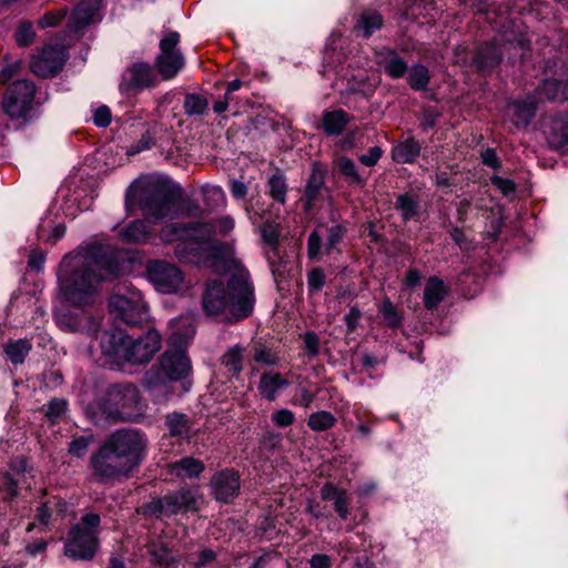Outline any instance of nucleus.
<instances>
[{
  "instance_id": "f257e3e1",
  "label": "nucleus",
  "mask_w": 568,
  "mask_h": 568,
  "mask_svg": "<svg viewBox=\"0 0 568 568\" xmlns=\"http://www.w3.org/2000/svg\"><path fill=\"white\" fill-rule=\"evenodd\" d=\"M119 272L109 246L81 247L67 254L60 263L59 295L72 306L90 305L97 300L101 284Z\"/></svg>"
},
{
  "instance_id": "f03ea898",
  "label": "nucleus",
  "mask_w": 568,
  "mask_h": 568,
  "mask_svg": "<svg viewBox=\"0 0 568 568\" xmlns=\"http://www.w3.org/2000/svg\"><path fill=\"white\" fill-rule=\"evenodd\" d=\"M182 233L185 234V239L175 247V254L181 261L194 264H206L212 261L214 265L215 260L226 257V248L212 242L213 229L210 224L199 223L190 227L171 224L163 229L162 236L165 241H173L182 237Z\"/></svg>"
},
{
  "instance_id": "7ed1b4c3",
  "label": "nucleus",
  "mask_w": 568,
  "mask_h": 568,
  "mask_svg": "<svg viewBox=\"0 0 568 568\" xmlns=\"http://www.w3.org/2000/svg\"><path fill=\"white\" fill-rule=\"evenodd\" d=\"M203 307L209 315L225 311L236 318L246 317L253 307V293L247 276H233L225 288L222 281H210L203 295Z\"/></svg>"
},
{
  "instance_id": "20e7f679",
  "label": "nucleus",
  "mask_w": 568,
  "mask_h": 568,
  "mask_svg": "<svg viewBox=\"0 0 568 568\" xmlns=\"http://www.w3.org/2000/svg\"><path fill=\"white\" fill-rule=\"evenodd\" d=\"M176 324L185 327L184 332L175 329L168 341V348L160 359V373L155 379L151 375L148 377V384H161L165 381H181L187 377L192 371L191 361L186 354V348L194 335L193 320L190 316H182L176 320Z\"/></svg>"
},
{
  "instance_id": "39448f33",
  "label": "nucleus",
  "mask_w": 568,
  "mask_h": 568,
  "mask_svg": "<svg viewBox=\"0 0 568 568\" xmlns=\"http://www.w3.org/2000/svg\"><path fill=\"white\" fill-rule=\"evenodd\" d=\"M181 190L171 180L160 176L144 179V222H158L178 215Z\"/></svg>"
},
{
  "instance_id": "423d86ee",
  "label": "nucleus",
  "mask_w": 568,
  "mask_h": 568,
  "mask_svg": "<svg viewBox=\"0 0 568 568\" xmlns=\"http://www.w3.org/2000/svg\"><path fill=\"white\" fill-rule=\"evenodd\" d=\"M100 525V517L97 514H87L75 525L64 545V552L74 559H91L95 554L97 528Z\"/></svg>"
},
{
  "instance_id": "0eeeda50",
  "label": "nucleus",
  "mask_w": 568,
  "mask_h": 568,
  "mask_svg": "<svg viewBox=\"0 0 568 568\" xmlns=\"http://www.w3.org/2000/svg\"><path fill=\"white\" fill-rule=\"evenodd\" d=\"M101 347L103 353L118 365H134L141 362L140 337L133 338L122 331L103 334Z\"/></svg>"
},
{
  "instance_id": "6e6552de",
  "label": "nucleus",
  "mask_w": 568,
  "mask_h": 568,
  "mask_svg": "<svg viewBox=\"0 0 568 568\" xmlns=\"http://www.w3.org/2000/svg\"><path fill=\"white\" fill-rule=\"evenodd\" d=\"M180 41L178 32H169L161 41V53L158 55L154 69L163 81L171 80L184 68L185 61L176 49Z\"/></svg>"
},
{
  "instance_id": "1a4fd4ad",
  "label": "nucleus",
  "mask_w": 568,
  "mask_h": 568,
  "mask_svg": "<svg viewBox=\"0 0 568 568\" xmlns=\"http://www.w3.org/2000/svg\"><path fill=\"white\" fill-rule=\"evenodd\" d=\"M196 505V493L190 489H181L178 493L168 495L163 499H156L144 506V516L146 514L156 517L171 516L181 511L195 510Z\"/></svg>"
},
{
  "instance_id": "9d476101",
  "label": "nucleus",
  "mask_w": 568,
  "mask_h": 568,
  "mask_svg": "<svg viewBox=\"0 0 568 568\" xmlns=\"http://www.w3.org/2000/svg\"><path fill=\"white\" fill-rule=\"evenodd\" d=\"M36 88L28 80L14 81L6 91L2 106L6 113L14 119L24 116L32 103Z\"/></svg>"
},
{
  "instance_id": "9b49d317",
  "label": "nucleus",
  "mask_w": 568,
  "mask_h": 568,
  "mask_svg": "<svg viewBox=\"0 0 568 568\" xmlns=\"http://www.w3.org/2000/svg\"><path fill=\"white\" fill-rule=\"evenodd\" d=\"M148 278L156 291L165 294L176 292L183 284V275L174 265L153 261L148 265Z\"/></svg>"
},
{
  "instance_id": "f8f14e48",
  "label": "nucleus",
  "mask_w": 568,
  "mask_h": 568,
  "mask_svg": "<svg viewBox=\"0 0 568 568\" xmlns=\"http://www.w3.org/2000/svg\"><path fill=\"white\" fill-rule=\"evenodd\" d=\"M92 466L95 475L102 478L126 475L133 468L130 463L123 459V456H120L106 443L92 457Z\"/></svg>"
},
{
  "instance_id": "ddd939ff",
  "label": "nucleus",
  "mask_w": 568,
  "mask_h": 568,
  "mask_svg": "<svg viewBox=\"0 0 568 568\" xmlns=\"http://www.w3.org/2000/svg\"><path fill=\"white\" fill-rule=\"evenodd\" d=\"M105 443L120 456H123V459L132 467L139 464L142 449V437L139 430L120 429L112 434Z\"/></svg>"
},
{
  "instance_id": "4468645a",
  "label": "nucleus",
  "mask_w": 568,
  "mask_h": 568,
  "mask_svg": "<svg viewBox=\"0 0 568 568\" xmlns=\"http://www.w3.org/2000/svg\"><path fill=\"white\" fill-rule=\"evenodd\" d=\"M67 57L65 48L48 45L32 59L30 68L39 77H53L63 68Z\"/></svg>"
},
{
  "instance_id": "2eb2a0df",
  "label": "nucleus",
  "mask_w": 568,
  "mask_h": 568,
  "mask_svg": "<svg viewBox=\"0 0 568 568\" xmlns=\"http://www.w3.org/2000/svg\"><path fill=\"white\" fill-rule=\"evenodd\" d=\"M101 0H83L72 11L68 22V30L79 33L92 23L101 20Z\"/></svg>"
},
{
  "instance_id": "dca6fc26",
  "label": "nucleus",
  "mask_w": 568,
  "mask_h": 568,
  "mask_svg": "<svg viewBox=\"0 0 568 568\" xmlns=\"http://www.w3.org/2000/svg\"><path fill=\"white\" fill-rule=\"evenodd\" d=\"M215 498L227 503L233 499L240 489L239 476L232 470L215 474L211 480Z\"/></svg>"
},
{
  "instance_id": "f3484780",
  "label": "nucleus",
  "mask_w": 568,
  "mask_h": 568,
  "mask_svg": "<svg viewBox=\"0 0 568 568\" xmlns=\"http://www.w3.org/2000/svg\"><path fill=\"white\" fill-rule=\"evenodd\" d=\"M111 312L130 325H138L141 321L139 300L134 301L124 295H114L110 301Z\"/></svg>"
},
{
  "instance_id": "a211bd4d",
  "label": "nucleus",
  "mask_w": 568,
  "mask_h": 568,
  "mask_svg": "<svg viewBox=\"0 0 568 568\" xmlns=\"http://www.w3.org/2000/svg\"><path fill=\"white\" fill-rule=\"evenodd\" d=\"M288 386L290 382L283 375L271 371L261 375L257 390L264 399L272 402Z\"/></svg>"
},
{
  "instance_id": "6ab92c4d",
  "label": "nucleus",
  "mask_w": 568,
  "mask_h": 568,
  "mask_svg": "<svg viewBox=\"0 0 568 568\" xmlns=\"http://www.w3.org/2000/svg\"><path fill=\"white\" fill-rule=\"evenodd\" d=\"M546 134L551 148L568 150V113L554 118L547 126Z\"/></svg>"
},
{
  "instance_id": "aec40b11",
  "label": "nucleus",
  "mask_w": 568,
  "mask_h": 568,
  "mask_svg": "<svg viewBox=\"0 0 568 568\" xmlns=\"http://www.w3.org/2000/svg\"><path fill=\"white\" fill-rule=\"evenodd\" d=\"M536 100L528 98L524 101H515L507 105L506 113L515 125L527 124L535 114Z\"/></svg>"
},
{
  "instance_id": "412c9836",
  "label": "nucleus",
  "mask_w": 568,
  "mask_h": 568,
  "mask_svg": "<svg viewBox=\"0 0 568 568\" xmlns=\"http://www.w3.org/2000/svg\"><path fill=\"white\" fill-rule=\"evenodd\" d=\"M447 293L444 282L436 277H429L424 290V304L428 310L435 308L444 300Z\"/></svg>"
},
{
  "instance_id": "4be33fe9",
  "label": "nucleus",
  "mask_w": 568,
  "mask_h": 568,
  "mask_svg": "<svg viewBox=\"0 0 568 568\" xmlns=\"http://www.w3.org/2000/svg\"><path fill=\"white\" fill-rule=\"evenodd\" d=\"M126 216L138 217L142 211V181L136 178L128 187L125 193Z\"/></svg>"
},
{
  "instance_id": "5701e85b",
  "label": "nucleus",
  "mask_w": 568,
  "mask_h": 568,
  "mask_svg": "<svg viewBox=\"0 0 568 568\" xmlns=\"http://www.w3.org/2000/svg\"><path fill=\"white\" fill-rule=\"evenodd\" d=\"M349 116L343 110L325 111L322 115V128L329 135L339 134L348 123Z\"/></svg>"
},
{
  "instance_id": "b1692460",
  "label": "nucleus",
  "mask_w": 568,
  "mask_h": 568,
  "mask_svg": "<svg viewBox=\"0 0 568 568\" xmlns=\"http://www.w3.org/2000/svg\"><path fill=\"white\" fill-rule=\"evenodd\" d=\"M171 473L180 478L197 477L204 470V464L192 457H185L170 465Z\"/></svg>"
},
{
  "instance_id": "393cba45",
  "label": "nucleus",
  "mask_w": 568,
  "mask_h": 568,
  "mask_svg": "<svg viewBox=\"0 0 568 568\" xmlns=\"http://www.w3.org/2000/svg\"><path fill=\"white\" fill-rule=\"evenodd\" d=\"M142 85V65L134 63L122 77L120 90L126 95H134L140 92Z\"/></svg>"
},
{
  "instance_id": "a878e982",
  "label": "nucleus",
  "mask_w": 568,
  "mask_h": 568,
  "mask_svg": "<svg viewBox=\"0 0 568 568\" xmlns=\"http://www.w3.org/2000/svg\"><path fill=\"white\" fill-rule=\"evenodd\" d=\"M420 152V145L414 139H406L393 149V159L398 163L413 162Z\"/></svg>"
},
{
  "instance_id": "bb28decb",
  "label": "nucleus",
  "mask_w": 568,
  "mask_h": 568,
  "mask_svg": "<svg viewBox=\"0 0 568 568\" xmlns=\"http://www.w3.org/2000/svg\"><path fill=\"white\" fill-rule=\"evenodd\" d=\"M501 51L495 45H488L480 49L476 57L475 63L481 72H487L496 67L500 60Z\"/></svg>"
},
{
  "instance_id": "cd10ccee",
  "label": "nucleus",
  "mask_w": 568,
  "mask_h": 568,
  "mask_svg": "<svg viewBox=\"0 0 568 568\" xmlns=\"http://www.w3.org/2000/svg\"><path fill=\"white\" fill-rule=\"evenodd\" d=\"M335 165L349 184L363 186L366 183V179L358 173L353 160L341 156L335 161Z\"/></svg>"
},
{
  "instance_id": "c85d7f7f",
  "label": "nucleus",
  "mask_w": 568,
  "mask_h": 568,
  "mask_svg": "<svg viewBox=\"0 0 568 568\" xmlns=\"http://www.w3.org/2000/svg\"><path fill=\"white\" fill-rule=\"evenodd\" d=\"M31 347H32V345L29 339H27V338L17 339V341H10L6 345L4 352H6L7 356L9 357V359L13 364L17 365V364L23 363L26 356L31 351Z\"/></svg>"
},
{
  "instance_id": "c756f323",
  "label": "nucleus",
  "mask_w": 568,
  "mask_h": 568,
  "mask_svg": "<svg viewBox=\"0 0 568 568\" xmlns=\"http://www.w3.org/2000/svg\"><path fill=\"white\" fill-rule=\"evenodd\" d=\"M336 424L335 416L327 410H320L308 416L307 426L314 432H324Z\"/></svg>"
},
{
  "instance_id": "7c9ffc66",
  "label": "nucleus",
  "mask_w": 568,
  "mask_h": 568,
  "mask_svg": "<svg viewBox=\"0 0 568 568\" xmlns=\"http://www.w3.org/2000/svg\"><path fill=\"white\" fill-rule=\"evenodd\" d=\"M381 63L385 72L394 79L402 78L407 71L405 61L393 51H389Z\"/></svg>"
},
{
  "instance_id": "2f4dec72",
  "label": "nucleus",
  "mask_w": 568,
  "mask_h": 568,
  "mask_svg": "<svg viewBox=\"0 0 568 568\" xmlns=\"http://www.w3.org/2000/svg\"><path fill=\"white\" fill-rule=\"evenodd\" d=\"M382 24L383 18L379 13L375 11H366L361 16L357 29L363 32L365 38H368L375 30H378Z\"/></svg>"
},
{
  "instance_id": "473e14b6",
  "label": "nucleus",
  "mask_w": 568,
  "mask_h": 568,
  "mask_svg": "<svg viewBox=\"0 0 568 568\" xmlns=\"http://www.w3.org/2000/svg\"><path fill=\"white\" fill-rule=\"evenodd\" d=\"M407 81L413 90H425L429 83V72L424 65H413L407 75Z\"/></svg>"
},
{
  "instance_id": "72a5a7b5",
  "label": "nucleus",
  "mask_w": 568,
  "mask_h": 568,
  "mask_svg": "<svg viewBox=\"0 0 568 568\" xmlns=\"http://www.w3.org/2000/svg\"><path fill=\"white\" fill-rule=\"evenodd\" d=\"M395 207L399 211L405 221L415 217L419 209L417 201L408 194L399 195L396 200Z\"/></svg>"
},
{
  "instance_id": "f704fd0d",
  "label": "nucleus",
  "mask_w": 568,
  "mask_h": 568,
  "mask_svg": "<svg viewBox=\"0 0 568 568\" xmlns=\"http://www.w3.org/2000/svg\"><path fill=\"white\" fill-rule=\"evenodd\" d=\"M119 235L124 243H139L142 237V222L139 219L128 222L121 227Z\"/></svg>"
},
{
  "instance_id": "c9c22d12",
  "label": "nucleus",
  "mask_w": 568,
  "mask_h": 568,
  "mask_svg": "<svg viewBox=\"0 0 568 568\" xmlns=\"http://www.w3.org/2000/svg\"><path fill=\"white\" fill-rule=\"evenodd\" d=\"M548 100H565L568 98L566 85L558 80H546L541 93Z\"/></svg>"
},
{
  "instance_id": "e433bc0d",
  "label": "nucleus",
  "mask_w": 568,
  "mask_h": 568,
  "mask_svg": "<svg viewBox=\"0 0 568 568\" xmlns=\"http://www.w3.org/2000/svg\"><path fill=\"white\" fill-rule=\"evenodd\" d=\"M222 364L233 374H239L243 368V348L234 346L222 358Z\"/></svg>"
},
{
  "instance_id": "4c0bfd02",
  "label": "nucleus",
  "mask_w": 568,
  "mask_h": 568,
  "mask_svg": "<svg viewBox=\"0 0 568 568\" xmlns=\"http://www.w3.org/2000/svg\"><path fill=\"white\" fill-rule=\"evenodd\" d=\"M324 183V175L321 171H314L310 178V181L306 185L305 196H306V210H310L320 193L322 185Z\"/></svg>"
},
{
  "instance_id": "58836bf2",
  "label": "nucleus",
  "mask_w": 568,
  "mask_h": 568,
  "mask_svg": "<svg viewBox=\"0 0 568 568\" xmlns=\"http://www.w3.org/2000/svg\"><path fill=\"white\" fill-rule=\"evenodd\" d=\"M379 314L383 322L389 327H397L402 322V315L388 300H384L379 306Z\"/></svg>"
},
{
  "instance_id": "ea45409f",
  "label": "nucleus",
  "mask_w": 568,
  "mask_h": 568,
  "mask_svg": "<svg viewBox=\"0 0 568 568\" xmlns=\"http://www.w3.org/2000/svg\"><path fill=\"white\" fill-rule=\"evenodd\" d=\"M207 106V100L200 94H187L185 97L184 110L189 115L203 114Z\"/></svg>"
},
{
  "instance_id": "a19ab883",
  "label": "nucleus",
  "mask_w": 568,
  "mask_h": 568,
  "mask_svg": "<svg viewBox=\"0 0 568 568\" xmlns=\"http://www.w3.org/2000/svg\"><path fill=\"white\" fill-rule=\"evenodd\" d=\"M36 38V31L33 26L29 21H21L17 27V31L14 33L16 42L19 47H28L30 45Z\"/></svg>"
},
{
  "instance_id": "79ce46f5",
  "label": "nucleus",
  "mask_w": 568,
  "mask_h": 568,
  "mask_svg": "<svg viewBox=\"0 0 568 568\" xmlns=\"http://www.w3.org/2000/svg\"><path fill=\"white\" fill-rule=\"evenodd\" d=\"M144 356L154 354L161 348L162 338L158 329L150 325H144Z\"/></svg>"
},
{
  "instance_id": "37998d69",
  "label": "nucleus",
  "mask_w": 568,
  "mask_h": 568,
  "mask_svg": "<svg viewBox=\"0 0 568 568\" xmlns=\"http://www.w3.org/2000/svg\"><path fill=\"white\" fill-rule=\"evenodd\" d=\"M270 195L281 202H285V194H286V183L285 180L282 176L274 175L270 179Z\"/></svg>"
},
{
  "instance_id": "c03bdc74",
  "label": "nucleus",
  "mask_w": 568,
  "mask_h": 568,
  "mask_svg": "<svg viewBox=\"0 0 568 568\" xmlns=\"http://www.w3.org/2000/svg\"><path fill=\"white\" fill-rule=\"evenodd\" d=\"M261 234L264 242L268 244L273 251H275L280 235L277 225L274 223L265 222L261 227Z\"/></svg>"
},
{
  "instance_id": "a18cd8bd",
  "label": "nucleus",
  "mask_w": 568,
  "mask_h": 568,
  "mask_svg": "<svg viewBox=\"0 0 568 568\" xmlns=\"http://www.w3.org/2000/svg\"><path fill=\"white\" fill-rule=\"evenodd\" d=\"M65 9L49 11L39 20L38 24L42 29L55 27L65 17Z\"/></svg>"
},
{
  "instance_id": "49530a36",
  "label": "nucleus",
  "mask_w": 568,
  "mask_h": 568,
  "mask_svg": "<svg viewBox=\"0 0 568 568\" xmlns=\"http://www.w3.org/2000/svg\"><path fill=\"white\" fill-rule=\"evenodd\" d=\"M21 67L20 60L7 62L0 71V83L6 84L11 81L20 72Z\"/></svg>"
},
{
  "instance_id": "de8ad7c7",
  "label": "nucleus",
  "mask_w": 568,
  "mask_h": 568,
  "mask_svg": "<svg viewBox=\"0 0 568 568\" xmlns=\"http://www.w3.org/2000/svg\"><path fill=\"white\" fill-rule=\"evenodd\" d=\"M187 420L184 415L172 414L168 416V426L172 435H181L186 430Z\"/></svg>"
},
{
  "instance_id": "09e8293b",
  "label": "nucleus",
  "mask_w": 568,
  "mask_h": 568,
  "mask_svg": "<svg viewBox=\"0 0 568 568\" xmlns=\"http://www.w3.org/2000/svg\"><path fill=\"white\" fill-rule=\"evenodd\" d=\"M343 236H344V229L341 225L332 226L328 231V237L325 243L324 252L326 254H332L334 247L336 246L337 243H339V241L342 240Z\"/></svg>"
},
{
  "instance_id": "8fccbe9b",
  "label": "nucleus",
  "mask_w": 568,
  "mask_h": 568,
  "mask_svg": "<svg viewBox=\"0 0 568 568\" xmlns=\"http://www.w3.org/2000/svg\"><path fill=\"white\" fill-rule=\"evenodd\" d=\"M272 420L278 427H287L294 423L295 416L292 410L282 408L272 414Z\"/></svg>"
},
{
  "instance_id": "3c124183",
  "label": "nucleus",
  "mask_w": 568,
  "mask_h": 568,
  "mask_svg": "<svg viewBox=\"0 0 568 568\" xmlns=\"http://www.w3.org/2000/svg\"><path fill=\"white\" fill-rule=\"evenodd\" d=\"M122 408H129L132 404L139 405V390L134 386H124L122 389Z\"/></svg>"
},
{
  "instance_id": "603ef678",
  "label": "nucleus",
  "mask_w": 568,
  "mask_h": 568,
  "mask_svg": "<svg viewBox=\"0 0 568 568\" xmlns=\"http://www.w3.org/2000/svg\"><path fill=\"white\" fill-rule=\"evenodd\" d=\"M254 361L256 363H262L267 366H274L277 363V358L271 354V352L265 347H257L254 351Z\"/></svg>"
},
{
  "instance_id": "864d4df0",
  "label": "nucleus",
  "mask_w": 568,
  "mask_h": 568,
  "mask_svg": "<svg viewBox=\"0 0 568 568\" xmlns=\"http://www.w3.org/2000/svg\"><path fill=\"white\" fill-rule=\"evenodd\" d=\"M308 286L312 291H320L324 286L325 283V274L323 270L315 268L310 272L307 277Z\"/></svg>"
},
{
  "instance_id": "5fc2aeb1",
  "label": "nucleus",
  "mask_w": 568,
  "mask_h": 568,
  "mask_svg": "<svg viewBox=\"0 0 568 568\" xmlns=\"http://www.w3.org/2000/svg\"><path fill=\"white\" fill-rule=\"evenodd\" d=\"M65 233V226L63 224H57L49 235L44 233V225L41 224L38 231V236L44 241L55 242L61 239Z\"/></svg>"
},
{
  "instance_id": "6e6d98bb",
  "label": "nucleus",
  "mask_w": 568,
  "mask_h": 568,
  "mask_svg": "<svg viewBox=\"0 0 568 568\" xmlns=\"http://www.w3.org/2000/svg\"><path fill=\"white\" fill-rule=\"evenodd\" d=\"M172 547L171 542H162L160 549H156L154 544L150 547V552L158 564H164L169 560V549Z\"/></svg>"
},
{
  "instance_id": "4d7b16f0",
  "label": "nucleus",
  "mask_w": 568,
  "mask_h": 568,
  "mask_svg": "<svg viewBox=\"0 0 568 568\" xmlns=\"http://www.w3.org/2000/svg\"><path fill=\"white\" fill-rule=\"evenodd\" d=\"M89 443V437H78L70 443L69 452L77 457H81L85 454Z\"/></svg>"
},
{
  "instance_id": "13d9d810",
  "label": "nucleus",
  "mask_w": 568,
  "mask_h": 568,
  "mask_svg": "<svg viewBox=\"0 0 568 568\" xmlns=\"http://www.w3.org/2000/svg\"><path fill=\"white\" fill-rule=\"evenodd\" d=\"M322 240L318 232H313L308 237L307 252L310 258H317L321 252Z\"/></svg>"
},
{
  "instance_id": "bf43d9fd",
  "label": "nucleus",
  "mask_w": 568,
  "mask_h": 568,
  "mask_svg": "<svg viewBox=\"0 0 568 568\" xmlns=\"http://www.w3.org/2000/svg\"><path fill=\"white\" fill-rule=\"evenodd\" d=\"M93 121L98 126H108L111 122L110 109L105 105L99 106L94 112Z\"/></svg>"
},
{
  "instance_id": "052dcab7",
  "label": "nucleus",
  "mask_w": 568,
  "mask_h": 568,
  "mask_svg": "<svg viewBox=\"0 0 568 568\" xmlns=\"http://www.w3.org/2000/svg\"><path fill=\"white\" fill-rule=\"evenodd\" d=\"M382 156V150L378 146H373L368 150L366 154L359 156V161L362 164L366 166L375 165Z\"/></svg>"
},
{
  "instance_id": "680f3d73",
  "label": "nucleus",
  "mask_w": 568,
  "mask_h": 568,
  "mask_svg": "<svg viewBox=\"0 0 568 568\" xmlns=\"http://www.w3.org/2000/svg\"><path fill=\"white\" fill-rule=\"evenodd\" d=\"M491 182L506 196L515 192V184L510 180L493 176Z\"/></svg>"
},
{
  "instance_id": "e2e57ef3",
  "label": "nucleus",
  "mask_w": 568,
  "mask_h": 568,
  "mask_svg": "<svg viewBox=\"0 0 568 568\" xmlns=\"http://www.w3.org/2000/svg\"><path fill=\"white\" fill-rule=\"evenodd\" d=\"M67 403L62 399H53L49 403L47 408V416L50 418H57L65 410Z\"/></svg>"
},
{
  "instance_id": "0e129e2a",
  "label": "nucleus",
  "mask_w": 568,
  "mask_h": 568,
  "mask_svg": "<svg viewBox=\"0 0 568 568\" xmlns=\"http://www.w3.org/2000/svg\"><path fill=\"white\" fill-rule=\"evenodd\" d=\"M45 261V255L42 251H32L29 255L28 265L34 271H41Z\"/></svg>"
},
{
  "instance_id": "69168bd1",
  "label": "nucleus",
  "mask_w": 568,
  "mask_h": 568,
  "mask_svg": "<svg viewBox=\"0 0 568 568\" xmlns=\"http://www.w3.org/2000/svg\"><path fill=\"white\" fill-rule=\"evenodd\" d=\"M344 490L337 489L332 484H325L321 489V496L325 500H333L335 501L342 494H344Z\"/></svg>"
},
{
  "instance_id": "338daca9",
  "label": "nucleus",
  "mask_w": 568,
  "mask_h": 568,
  "mask_svg": "<svg viewBox=\"0 0 568 568\" xmlns=\"http://www.w3.org/2000/svg\"><path fill=\"white\" fill-rule=\"evenodd\" d=\"M334 507L341 518L346 519L348 516V497L346 491L342 494L335 501Z\"/></svg>"
},
{
  "instance_id": "774afa93",
  "label": "nucleus",
  "mask_w": 568,
  "mask_h": 568,
  "mask_svg": "<svg viewBox=\"0 0 568 568\" xmlns=\"http://www.w3.org/2000/svg\"><path fill=\"white\" fill-rule=\"evenodd\" d=\"M310 564L312 568H329L331 559L326 555L317 554L310 559Z\"/></svg>"
}]
</instances>
